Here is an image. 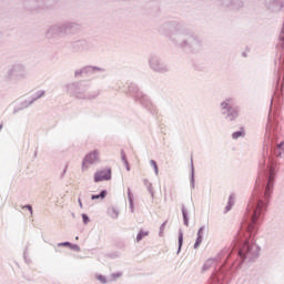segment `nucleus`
<instances>
[{
	"mask_svg": "<svg viewBox=\"0 0 284 284\" xmlns=\"http://www.w3.org/2000/svg\"><path fill=\"white\" fill-rule=\"evenodd\" d=\"M239 254L242 258L258 256V246H256V244H250V241H246L240 248Z\"/></svg>",
	"mask_w": 284,
	"mask_h": 284,
	"instance_id": "f257e3e1",
	"label": "nucleus"
},
{
	"mask_svg": "<svg viewBox=\"0 0 284 284\" xmlns=\"http://www.w3.org/2000/svg\"><path fill=\"white\" fill-rule=\"evenodd\" d=\"M99 161V152L92 151L89 154L84 156V160L82 162V170H88L90 165L93 163H98Z\"/></svg>",
	"mask_w": 284,
	"mask_h": 284,
	"instance_id": "f03ea898",
	"label": "nucleus"
},
{
	"mask_svg": "<svg viewBox=\"0 0 284 284\" xmlns=\"http://www.w3.org/2000/svg\"><path fill=\"white\" fill-rule=\"evenodd\" d=\"M112 179V170L104 169L94 173V182L101 183L102 181H110Z\"/></svg>",
	"mask_w": 284,
	"mask_h": 284,
	"instance_id": "7ed1b4c3",
	"label": "nucleus"
},
{
	"mask_svg": "<svg viewBox=\"0 0 284 284\" xmlns=\"http://www.w3.org/2000/svg\"><path fill=\"white\" fill-rule=\"evenodd\" d=\"M263 207V202H258L257 203V207L254 211V214L252 216V223H256V219H258V216H261V210Z\"/></svg>",
	"mask_w": 284,
	"mask_h": 284,
	"instance_id": "20e7f679",
	"label": "nucleus"
},
{
	"mask_svg": "<svg viewBox=\"0 0 284 284\" xmlns=\"http://www.w3.org/2000/svg\"><path fill=\"white\" fill-rule=\"evenodd\" d=\"M108 196V191H102L100 194H98V195H92L91 196V200L92 201H97V200H101V201H103V199H105Z\"/></svg>",
	"mask_w": 284,
	"mask_h": 284,
	"instance_id": "39448f33",
	"label": "nucleus"
},
{
	"mask_svg": "<svg viewBox=\"0 0 284 284\" xmlns=\"http://www.w3.org/2000/svg\"><path fill=\"white\" fill-rule=\"evenodd\" d=\"M150 233L148 232V231H140V233L138 234V236H136V241H138V243L140 242V241H143V239H145V236H148Z\"/></svg>",
	"mask_w": 284,
	"mask_h": 284,
	"instance_id": "423d86ee",
	"label": "nucleus"
},
{
	"mask_svg": "<svg viewBox=\"0 0 284 284\" xmlns=\"http://www.w3.org/2000/svg\"><path fill=\"white\" fill-rule=\"evenodd\" d=\"M273 183H274V173H271L268 176V183L266 185V192H270V187H272Z\"/></svg>",
	"mask_w": 284,
	"mask_h": 284,
	"instance_id": "0eeeda50",
	"label": "nucleus"
},
{
	"mask_svg": "<svg viewBox=\"0 0 284 284\" xmlns=\"http://www.w3.org/2000/svg\"><path fill=\"white\" fill-rule=\"evenodd\" d=\"M241 136H245V132H243V131H237V132H234V133L232 134V138H233V139H241Z\"/></svg>",
	"mask_w": 284,
	"mask_h": 284,
	"instance_id": "6e6552de",
	"label": "nucleus"
},
{
	"mask_svg": "<svg viewBox=\"0 0 284 284\" xmlns=\"http://www.w3.org/2000/svg\"><path fill=\"white\" fill-rule=\"evenodd\" d=\"M150 165H152V168H153L155 174H159V165H156V161L151 160V161H150Z\"/></svg>",
	"mask_w": 284,
	"mask_h": 284,
	"instance_id": "1a4fd4ad",
	"label": "nucleus"
},
{
	"mask_svg": "<svg viewBox=\"0 0 284 284\" xmlns=\"http://www.w3.org/2000/svg\"><path fill=\"white\" fill-rule=\"evenodd\" d=\"M122 161L124 162L128 172H130V163H128V159L125 158V155H122Z\"/></svg>",
	"mask_w": 284,
	"mask_h": 284,
	"instance_id": "9d476101",
	"label": "nucleus"
},
{
	"mask_svg": "<svg viewBox=\"0 0 284 284\" xmlns=\"http://www.w3.org/2000/svg\"><path fill=\"white\" fill-rule=\"evenodd\" d=\"M202 237H201V235L197 237V240H196V242H195V247H199V245H201V243H202Z\"/></svg>",
	"mask_w": 284,
	"mask_h": 284,
	"instance_id": "9b49d317",
	"label": "nucleus"
},
{
	"mask_svg": "<svg viewBox=\"0 0 284 284\" xmlns=\"http://www.w3.org/2000/svg\"><path fill=\"white\" fill-rule=\"evenodd\" d=\"M179 245L181 247V245H183V234H180L179 236Z\"/></svg>",
	"mask_w": 284,
	"mask_h": 284,
	"instance_id": "f8f14e48",
	"label": "nucleus"
},
{
	"mask_svg": "<svg viewBox=\"0 0 284 284\" xmlns=\"http://www.w3.org/2000/svg\"><path fill=\"white\" fill-rule=\"evenodd\" d=\"M60 245H63L64 247H70V243L69 242H64V243H61Z\"/></svg>",
	"mask_w": 284,
	"mask_h": 284,
	"instance_id": "ddd939ff",
	"label": "nucleus"
},
{
	"mask_svg": "<svg viewBox=\"0 0 284 284\" xmlns=\"http://www.w3.org/2000/svg\"><path fill=\"white\" fill-rule=\"evenodd\" d=\"M227 102H224V103H222V108L225 110V109H227Z\"/></svg>",
	"mask_w": 284,
	"mask_h": 284,
	"instance_id": "4468645a",
	"label": "nucleus"
},
{
	"mask_svg": "<svg viewBox=\"0 0 284 284\" xmlns=\"http://www.w3.org/2000/svg\"><path fill=\"white\" fill-rule=\"evenodd\" d=\"M233 113H234V116H239V111L237 110H234Z\"/></svg>",
	"mask_w": 284,
	"mask_h": 284,
	"instance_id": "2eb2a0df",
	"label": "nucleus"
},
{
	"mask_svg": "<svg viewBox=\"0 0 284 284\" xmlns=\"http://www.w3.org/2000/svg\"><path fill=\"white\" fill-rule=\"evenodd\" d=\"M283 146H284V142H282V143L278 145L280 150H283Z\"/></svg>",
	"mask_w": 284,
	"mask_h": 284,
	"instance_id": "dca6fc26",
	"label": "nucleus"
},
{
	"mask_svg": "<svg viewBox=\"0 0 284 284\" xmlns=\"http://www.w3.org/2000/svg\"><path fill=\"white\" fill-rule=\"evenodd\" d=\"M83 221H84V223H88V217H87V215H83Z\"/></svg>",
	"mask_w": 284,
	"mask_h": 284,
	"instance_id": "f3484780",
	"label": "nucleus"
},
{
	"mask_svg": "<svg viewBox=\"0 0 284 284\" xmlns=\"http://www.w3.org/2000/svg\"><path fill=\"white\" fill-rule=\"evenodd\" d=\"M184 221L187 219V215L185 214V211H183Z\"/></svg>",
	"mask_w": 284,
	"mask_h": 284,
	"instance_id": "a211bd4d",
	"label": "nucleus"
},
{
	"mask_svg": "<svg viewBox=\"0 0 284 284\" xmlns=\"http://www.w3.org/2000/svg\"><path fill=\"white\" fill-rule=\"evenodd\" d=\"M27 207H28V210H30V212L32 214V206L28 205Z\"/></svg>",
	"mask_w": 284,
	"mask_h": 284,
	"instance_id": "6ab92c4d",
	"label": "nucleus"
},
{
	"mask_svg": "<svg viewBox=\"0 0 284 284\" xmlns=\"http://www.w3.org/2000/svg\"><path fill=\"white\" fill-rule=\"evenodd\" d=\"M248 232H252V225L248 226Z\"/></svg>",
	"mask_w": 284,
	"mask_h": 284,
	"instance_id": "aec40b11",
	"label": "nucleus"
},
{
	"mask_svg": "<svg viewBox=\"0 0 284 284\" xmlns=\"http://www.w3.org/2000/svg\"><path fill=\"white\" fill-rule=\"evenodd\" d=\"M79 203H80V205H83V204L81 203V200H79Z\"/></svg>",
	"mask_w": 284,
	"mask_h": 284,
	"instance_id": "412c9836",
	"label": "nucleus"
}]
</instances>
